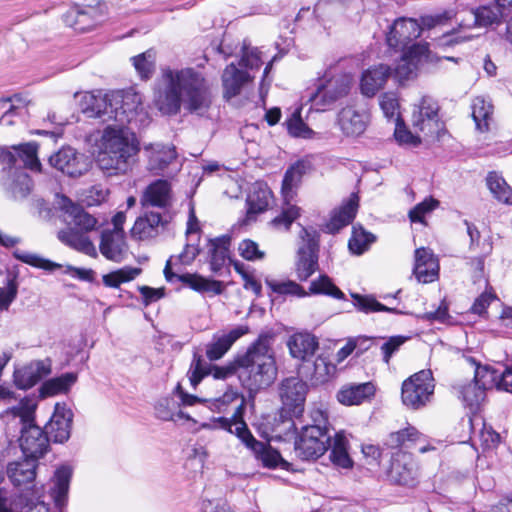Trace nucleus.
<instances>
[{
	"label": "nucleus",
	"mask_w": 512,
	"mask_h": 512,
	"mask_svg": "<svg viewBox=\"0 0 512 512\" xmlns=\"http://www.w3.org/2000/svg\"><path fill=\"white\" fill-rule=\"evenodd\" d=\"M212 103L205 77L193 68H164L153 88V104L165 116H175L181 108L202 114Z\"/></svg>",
	"instance_id": "f257e3e1"
},
{
	"label": "nucleus",
	"mask_w": 512,
	"mask_h": 512,
	"mask_svg": "<svg viewBox=\"0 0 512 512\" xmlns=\"http://www.w3.org/2000/svg\"><path fill=\"white\" fill-rule=\"evenodd\" d=\"M273 336L261 334L249 346L246 353L237 358L238 377L250 392L270 386L277 376V367L272 350Z\"/></svg>",
	"instance_id": "f03ea898"
},
{
	"label": "nucleus",
	"mask_w": 512,
	"mask_h": 512,
	"mask_svg": "<svg viewBox=\"0 0 512 512\" xmlns=\"http://www.w3.org/2000/svg\"><path fill=\"white\" fill-rule=\"evenodd\" d=\"M138 152V143L128 129L108 125L100 140L97 164L110 175L125 174L132 169Z\"/></svg>",
	"instance_id": "7ed1b4c3"
},
{
	"label": "nucleus",
	"mask_w": 512,
	"mask_h": 512,
	"mask_svg": "<svg viewBox=\"0 0 512 512\" xmlns=\"http://www.w3.org/2000/svg\"><path fill=\"white\" fill-rule=\"evenodd\" d=\"M64 220L68 227L58 232V239L65 245L89 256H97V251L86 233L94 230L97 219L85 211V209L64 198L62 202Z\"/></svg>",
	"instance_id": "20e7f679"
},
{
	"label": "nucleus",
	"mask_w": 512,
	"mask_h": 512,
	"mask_svg": "<svg viewBox=\"0 0 512 512\" xmlns=\"http://www.w3.org/2000/svg\"><path fill=\"white\" fill-rule=\"evenodd\" d=\"M35 405L29 400H21L17 405L5 410L1 416L17 418L22 425L19 445L24 456L36 460L42 458L48 451L49 438L39 426L33 424Z\"/></svg>",
	"instance_id": "39448f33"
},
{
	"label": "nucleus",
	"mask_w": 512,
	"mask_h": 512,
	"mask_svg": "<svg viewBox=\"0 0 512 512\" xmlns=\"http://www.w3.org/2000/svg\"><path fill=\"white\" fill-rule=\"evenodd\" d=\"M38 460L24 456L9 462L7 465V476L14 487L19 489L20 504L26 507L41 505L47 512L44 502L41 501L43 488L37 487Z\"/></svg>",
	"instance_id": "423d86ee"
},
{
	"label": "nucleus",
	"mask_w": 512,
	"mask_h": 512,
	"mask_svg": "<svg viewBox=\"0 0 512 512\" xmlns=\"http://www.w3.org/2000/svg\"><path fill=\"white\" fill-rule=\"evenodd\" d=\"M110 111L109 121H115L114 126L122 128L137 117H141L142 121L147 115L142 95L133 89L110 92Z\"/></svg>",
	"instance_id": "0eeeda50"
},
{
	"label": "nucleus",
	"mask_w": 512,
	"mask_h": 512,
	"mask_svg": "<svg viewBox=\"0 0 512 512\" xmlns=\"http://www.w3.org/2000/svg\"><path fill=\"white\" fill-rule=\"evenodd\" d=\"M434 388L431 370H421L403 382L401 389L402 402L411 409H420L430 401Z\"/></svg>",
	"instance_id": "6e6552de"
},
{
	"label": "nucleus",
	"mask_w": 512,
	"mask_h": 512,
	"mask_svg": "<svg viewBox=\"0 0 512 512\" xmlns=\"http://www.w3.org/2000/svg\"><path fill=\"white\" fill-rule=\"evenodd\" d=\"M330 441L326 427L305 426L295 441V453L302 460H315L327 451Z\"/></svg>",
	"instance_id": "1a4fd4ad"
},
{
	"label": "nucleus",
	"mask_w": 512,
	"mask_h": 512,
	"mask_svg": "<svg viewBox=\"0 0 512 512\" xmlns=\"http://www.w3.org/2000/svg\"><path fill=\"white\" fill-rule=\"evenodd\" d=\"M352 76L347 73L337 74L325 83L319 85L317 89L310 94V101L318 110H325L338 100L347 96L352 85Z\"/></svg>",
	"instance_id": "9d476101"
},
{
	"label": "nucleus",
	"mask_w": 512,
	"mask_h": 512,
	"mask_svg": "<svg viewBox=\"0 0 512 512\" xmlns=\"http://www.w3.org/2000/svg\"><path fill=\"white\" fill-rule=\"evenodd\" d=\"M318 233L302 228L301 242L297 251L296 274L300 281H306L318 268Z\"/></svg>",
	"instance_id": "9b49d317"
},
{
	"label": "nucleus",
	"mask_w": 512,
	"mask_h": 512,
	"mask_svg": "<svg viewBox=\"0 0 512 512\" xmlns=\"http://www.w3.org/2000/svg\"><path fill=\"white\" fill-rule=\"evenodd\" d=\"M308 386L298 377H289L279 385L282 409L292 416L299 417L304 411Z\"/></svg>",
	"instance_id": "f8f14e48"
},
{
	"label": "nucleus",
	"mask_w": 512,
	"mask_h": 512,
	"mask_svg": "<svg viewBox=\"0 0 512 512\" xmlns=\"http://www.w3.org/2000/svg\"><path fill=\"white\" fill-rule=\"evenodd\" d=\"M369 109L362 104L343 107L337 115V123L342 133L348 137L362 135L370 123Z\"/></svg>",
	"instance_id": "ddd939ff"
},
{
	"label": "nucleus",
	"mask_w": 512,
	"mask_h": 512,
	"mask_svg": "<svg viewBox=\"0 0 512 512\" xmlns=\"http://www.w3.org/2000/svg\"><path fill=\"white\" fill-rule=\"evenodd\" d=\"M174 393L179 397L181 403H177L172 398L160 399L155 405V415L158 419L163 421H177L178 419L189 420L190 417L179 409L180 405L192 406L197 403L208 402L206 399L188 394L182 389L180 384H177Z\"/></svg>",
	"instance_id": "4468645a"
},
{
	"label": "nucleus",
	"mask_w": 512,
	"mask_h": 512,
	"mask_svg": "<svg viewBox=\"0 0 512 512\" xmlns=\"http://www.w3.org/2000/svg\"><path fill=\"white\" fill-rule=\"evenodd\" d=\"M438 111L439 106L435 100L426 96L422 97L412 113L413 127L425 135H433L440 128Z\"/></svg>",
	"instance_id": "2eb2a0df"
},
{
	"label": "nucleus",
	"mask_w": 512,
	"mask_h": 512,
	"mask_svg": "<svg viewBox=\"0 0 512 512\" xmlns=\"http://www.w3.org/2000/svg\"><path fill=\"white\" fill-rule=\"evenodd\" d=\"M13 152L5 147H0V159L8 165L15 166L18 161L23 163L25 168L32 171H40L41 163L38 159V146L35 142H28L12 146Z\"/></svg>",
	"instance_id": "dca6fc26"
},
{
	"label": "nucleus",
	"mask_w": 512,
	"mask_h": 512,
	"mask_svg": "<svg viewBox=\"0 0 512 512\" xmlns=\"http://www.w3.org/2000/svg\"><path fill=\"white\" fill-rule=\"evenodd\" d=\"M73 412L64 404L57 403L50 421L45 426V433L56 443H64L70 438Z\"/></svg>",
	"instance_id": "f3484780"
},
{
	"label": "nucleus",
	"mask_w": 512,
	"mask_h": 512,
	"mask_svg": "<svg viewBox=\"0 0 512 512\" xmlns=\"http://www.w3.org/2000/svg\"><path fill=\"white\" fill-rule=\"evenodd\" d=\"M49 163L70 177H79L87 171L85 157L71 147L62 148L50 156Z\"/></svg>",
	"instance_id": "a211bd4d"
},
{
	"label": "nucleus",
	"mask_w": 512,
	"mask_h": 512,
	"mask_svg": "<svg viewBox=\"0 0 512 512\" xmlns=\"http://www.w3.org/2000/svg\"><path fill=\"white\" fill-rule=\"evenodd\" d=\"M163 272L168 282L178 280L199 293H212L214 295H219L223 291L220 281L207 279L198 274L186 273L178 275L173 273L171 268V258L167 260Z\"/></svg>",
	"instance_id": "6ab92c4d"
},
{
	"label": "nucleus",
	"mask_w": 512,
	"mask_h": 512,
	"mask_svg": "<svg viewBox=\"0 0 512 512\" xmlns=\"http://www.w3.org/2000/svg\"><path fill=\"white\" fill-rule=\"evenodd\" d=\"M143 152L147 158L148 170L156 175L161 174L177 157L176 148L172 144H145Z\"/></svg>",
	"instance_id": "aec40b11"
},
{
	"label": "nucleus",
	"mask_w": 512,
	"mask_h": 512,
	"mask_svg": "<svg viewBox=\"0 0 512 512\" xmlns=\"http://www.w3.org/2000/svg\"><path fill=\"white\" fill-rule=\"evenodd\" d=\"M239 365L237 359L224 366L205 367L200 355L194 354L188 375L191 385L195 388L204 376L211 374L215 379H227L237 373Z\"/></svg>",
	"instance_id": "412c9836"
},
{
	"label": "nucleus",
	"mask_w": 512,
	"mask_h": 512,
	"mask_svg": "<svg viewBox=\"0 0 512 512\" xmlns=\"http://www.w3.org/2000/svg\"><path fill=\"white\" fill-rule=\"evenodd\" d=\"M169 220L158 212H145L139 216L132 229L131 235L138 240H148L160 235L166 228Z\"/></svg>",
	"instance_id": "4be33fe9"
},
{
	"label": "nucleus",
	"mask_w": 512,
	"mask_h": 512,
	"mask_svg": "<svg viewBox=\"0 0 512 512\" xmlns=\"http://www.w3.org/2000/svg\"><path fill=\"white\" fill-rule=\"evenodd\" d=\"M255 76L249 71L240 69L234 63H230L223 70L221 81L223 97L230 100L241 94L244 87L254 81Z\"/></svg>",
	"instance_id": "5701e85b"
},
{
	"label": "nucleus",
	"mask_w": 512,
	"mask_h": 512,
	"mask_svg": "<svg viewBox=\"0 0 512 512\" xmlns=\"http://www.w3.org/2000/svg\"><path fill=\"white\" fill-rule=\"evenodd\" d=\"M421 28L416 20L400 18L395 20L387 33V44L392 48H406L408 44L418 38Z\"/></svg>",
	"instance_id": "b1692460"
},
{
	"label": "nucleus",
	"mask_w": 512,
	"mask_h": 512,
	"mask_svg": "<svg viewBox=\"0 0 512 512\" xmlns=\"http://www.w3.org/2000/svg\"><path fill=\"white\" fill-rule=\"evenodd\" d=\"M413 273L421 283L433 282L439 272V262L432 250L421 247L415 250Z\"/></svg>",
	"instance_id": "393cba45"
},
{
	"label": "nucleus",
	"mask_w": 512,
	"mask_h": 512,
	"mask_svg": "<svg viewBox=\"0 0 512 512\" xmlns=\"http://www.w3.org/2000/svg\"><path fill=\"white\" fill-rule=\"evenodd\" d=\"M299 373L313 385H320L334 376L336 366L324 355H319L313 362L303 363L299 367Z\"/></svg>",
	"instance_id": "a878e982"
},
{
	"label": "nucleus",
	"mask_w": 512,
	"mask_h": 512,
	"mask_svg": "<svg viewBox=\"0 0 512 512\" xmlns=\"http://www.w3.org/2000/svg\"><path fill=\"white\" fill-rule=\"evenodd\" d=\"M248 333L247 326H238L228 332L215 334L212 341L206 346V356L210 361L222 358L232 345L243 335Z\"/></svg>",
	"instance_id": "bb28decb"
},
{
	"label": "nucleus",
	"mask_w": 512,
	"mask_h": 512,
	"mask_svg": "<svg viewBox=\"0 0 512 512\" xmlns=\"http://www.w3.org/2000/svg\"><path fill=\"white\" fill-rule=\"evenodd\" d=\"M81 111L89 118H97L102 122H108L110 111V93L98 94L87 92L80 100Z\"/></svg>",
	"instance_id": "cd10ccee"
},
{
	"label": "nucleus",
	"mask_w": 512,
	"mask_h": 512,
	"mask_svg": "<svg viewBox=\"0 0 512 512\" xmlns=\"http://www.w3.org/2000/svg\"><path fill=\"white\" fill-rule=\"evenodd\" d=\"M51 366L45 361H34L14 373V382L20 389H29L50 374Z\"/></svg>",
	"instance_id": "c85d7f7f"
},
{
	"label": "nucleus",
	"mask_w": 512,
	"mask_h": 512,
	"mask_svg": "<svg viewBox=\"0 0 512 512\" xmlns=\"http://www.w3.org/2000/svg\"><path fill=\"white\" fill-rule=\"evenodd\" d=\"M415 474L414 464L409 454L398 452L393 456L388 471V477L392 482L411 485L415 480Z\"/></svg>",
	"instance_id": "c756f323"
},
{
	"label": "nucleus",
	"mask_w": 512,
	"mask_h": 512,
	"mask_svg": "<svg viewBox=\"0 0 512 512\" xmlns=\"http://www.w3.org/2000/svg\"><path fill=\"white\" fill-rule=\"evenodd\" d=\"M376 388L371 382L344 385L337 393L341 404L352 406L369 401L375 395Z\"/></svg>",
	"instance_id": "7c9ffc66"
},
{
	"label": "nucleus",
	"mask_w": 512,
	"mask_h": 512,
	"mask_svg": "<svg viewBox=\"0 0 512 512\" xmlns=\"http://www.w3.org/2000/svg\"><path fill=\"white\" fill-rule=\"evenodd\" d=\"M287 346L291 356L307 363L319 347L317 338L310 333H296L292 335Z\"/></svg>",
	"instance_id": "2f4dec72"
},
{
	"label": "nucleus",
	"mask_w": 512,
	"mask_h": 512,
	"mask_svg": "<svg viewBox=\"0 0 512 512\" xmlns=\"http://www.w3.org/2000/svg\"><path fill=\"white\" fill-rule=\"evenodd\" d=\"M171 201V188L166 180H156L144 191L140 203L143 208H166Z\"/></svg>",
	"instance_id": "473e14b6"
},
{
	"label": "nucleus",
	"mask_w": 512,
	"mask_h": 512,
	"mask_svg": "<svg viewBox=\"0 0 512 512\" xmlns=\"http://www.w3.org/2000/svg\"><path fill=\"white\" fill-rule=\"evenodd\" d=\"M359 206V197L353 193L351 196L336 209L330 221L327 223L326 228L329 233H336L341 228L350 224L356 216Z\"/></svg>",
	"instance_id": "72a5a7b5"
},
{
	"label": "nucleus",
	"mask_w": 512,
	"mask_h": 512,
	"mask_svg": "<svg viewBox=\"0 0 512 512\" xmlns=\"http://www.w3.org/2000/svg\"><path fill=\"white\" fill-rule=\"evenodd\" d=\"M99 249L107 259L120 262L126 249L124 232L110 231V229L102 231Z\"/></svg>",
	"instance_id": "f704fd0d"
},
{
	"label": "nucleus",
	"mask_w": 512,
	"mask_h": 512,
	"mask_svg": "<svg viewBox=\"0 0 512 512\" xmlns=\"http://www.w3.org/2000/svg\"><path fill=\"white\" fill-rule=\"evenodd\" d=\"M390 75V67L383 64L367 69L361 78L362 94L367 97L374 96L384 86Z\"/></svg>",
	"instance_id": "c9c22d12"
},
{
	"label": "nucleus",
	"mask_w": 512,
	"mask_h": 512,
	"mask_svg": "<svg viewBox=\"0 0 512 512\" xmlns=\"http://www.w3.org/2000/svg\"><path fill=\"white\" fill-rule=\"evenodd\" d=\"M427 52L425 45L413 44L403 54L401 60L394 69L395 76L400 80L410 78L416 71L420 59Z\"/></svg>",
	"instance_id": "e433bc0d"
},
{
	"label": "nucleus",
	"mask_w": 512,
	"mask_h": 512,
	"mask_svg": "<svg viewBox=\"0 0 512 512\" xmlns=\"http://www.w3.org/2000/svg\"><path fill=\"white\" fill-rule=\"evenodd\" d=\"M271 196V191L265 184L257 183L253 186L247 197V217L249 220L268 208Z\"/></svg>",
	"instance_id": "4c0bfd02"
},
{
	"label": "nucleus",
	"mask_w": 512,
	"mask_h": 512,
	"mask_svg": "<svg viewBox=\"0 0 512 512\" xmlns=\"http://www.w3.org/2000/svg\"><path fill=\"white\" fill-rule=\"evenodd\" d=\"M72 477V469L68 466H62L55 471L54 487L51 495L55 505L62 508L67 503L70 480Z\"/></svg>",
	"instance_id": "58836bf2"
},
{
	"label": "nucleus",
	"mask_w": 512,
	"mask_h": 512,
	"mask_svg": "<svg viewBox=\"0 0 512 512\" xmlns=\"http://www.w3.org/2000/svg\"><path fill=\"white\" fill-rule=\"evenodd\" d=\"M7 192L14 200L26 198L32 190V180L24 170H15L5 183Z\"/></svg>",
	"instance_id": "ea45409f"
},
{
	"label": "nucleus",
	"mask_w": 512,
	"mask_h": 512,
	"mask_svg": "<svg viewBox=\"0 0 512 512\" xmlns=\"http://www.w3.org/2000/svg\"><path fill=\"white\" fill-rule=\"evenodd\" d=\"M77 381V375L72 372L64 373L58 377L45 381L40 387L42 397H51L67 393Z\"/></svg>",
	"instance_id": "a19ab883"
},
{
	"label": "nucleus",
	"mask_w": 512,
	"mask_h": 512,
	"mask_svg": "<svg viewBox=\"0 0 512 512\" xmlns=\"http://www.w3.org/2000/svg\"><path fill=\"white\" fill-rule=\"evenodd\" d=\"M244 412V404L243 401H241V404L234 410L233 427L230 433L237 436L247 448L251 449L252 447H256L261 449V442L255 439L251 434L243 419Z\"/></svg>",
	"instance_id": "79ce46f5"
},
{
	"label": "nucleus",
	"mask_w": 512,
	"mask_h": 512,
	"mask_svg": "<svg viewBox=\"0 0 512 512\" xmlns=\"http://www.w3.org/2000/svg\"><path fill=\"white\" fill-rule=\"evenodd\" d=\"M472 363L476 365L474 372V381L485 391L492 388L500 390V380L502 371L490 366L476 364L475 360L471 359Z\"/></svg>",
	"instance_id": "37998d69"
},
{
	"label": "nucleus",
	"mask_w": 512,
	"mask_h": 512,
	"mask_svg": "<svg viewBox=\"0 0 512 512\" xmlns=\"http://www.w3.org/2000/svg\"><path fill=\"white\" fill-rule=\"evenodd\" d=\"M330 460L340 468L348 469L353 466V461L348 454V440L343 432L335 434L331 445Z\"/></svg>",
	"instance_id": "c03bdc74"
},
{
	"label": "nucleus",
	"mask_w": 512,
	"mask_h": 512,
	"mask_svg": "<svg viewBox=\"0 0 512 512\" xmlns=\"http://www.w3.org/2000/svg\"><path fill=\"white\" fill-rule=\"evenodd\" d=\"M493 105L490 101L483 97H476L472 104V117L476 123V127L481 132L489 130L492 121Z\"/></svg>",
	"instance_id": "a18cd8bd"
},
{
	"label": "nucleus",
	"mask_w": 512,
	"mask_h": 512,
	"mask_svg": "<svg viewBox=\"0 0 512 512\" xmlns=\"http://www.w3.org/2000/svg\"><path fill=\"white\" fill-rule=\"evenodd\" d=\"M210 266L212 271L217 272L224 266L228 257L230 238L227 236L209 240Z\"/></svg>",
	"instance_id": "49530a36"
},
{
	"label": "nucleus",
	"mask_w": 512,
	"mask_h": 512,
	"mask_svg": "<svg viewBox=\"0 0 512 512\" xmlns=\"http://www.w3.org/2000/svg\"><path fill=\"white\" fill-rule=\"evenodd\" d=\"M306 169V164L303 161H298L286 171L282 182L284 201H290L293 198V189L301 182L302 176L306 173Z\"/></svg>",
	"instance_id": "de8ad7c7"
},
{
	"label": "nucleus",
	"mask_w": 512,
	"mask_h": 512,
	"mask_svg": "<svg viewBox=\"0 0 512 512\" xmlns=\"http://www.w3.org/2000/svg\"><path fill=\"white\" fill-rule=\"evenodd\" d=\"M459 398L471 409H478L486 399V391L474 380L457 388Z\"/></svg>",
	"instance_id": "09e8293b"
},
{
	"label": "nucleus",
	"mask_w": 512,
	"mask_h": 512,
	"mask_svg": "<svg viewBox=\"0 0 512 512\" xmlns=\"http://www.w3.org/2000/svg\"><path fill=\"white\" fill-rule=\"evenodd\" d=\"M487 186L493 196L500 202L512 205V188L496 172H490L486 178Z\"/></svg>",
	"instance_id": "8fccbe9b"
},
{
	"label": "nucleus",
	"mask_w": 512,
	"mask_h": 512,
	"mask_svg": "<svg viewBox=\"0 0 512 512\" xmlns=\"http://www.w3.org/2000/svg\"><path fill=\"white\" fill-rule=\"evenodd\" d=\"M423 437L424 435L421 432L409 425L402 430L390 433L386 440V445L395 449L403 445H408L409 443L420 442Z\"/></svg>",
	"instance_id": "3c124183"
},
{
	"label": "nucleus",
	"mask_w": 512,
	"mask_h": 512,
	"mask_svg": "<svg viewBox=\"0 0 512 512\" xmlns=\"http://www.w3.org/2000/svg\"><path fill=\"white\" fill-rule=\"evenodd\" d=\"M351 297L353 298L354 306L361 312L366 314L372 312H391V313H399V311L395 308H390L378 302L376 298L372 295H360L358 293H352Z\"/></svg>",
	"instance_id": "603ef678"
},
{
	"label": "nucleus",
	"mask_w": 512,
	"mask_h": 512,
	"mask_svg": "<svg viewBox=\"0 0 512 512\" xmlns=\"http://www.w3.org/2000/svg\"><path fill=\"white\" fill-rule=\"evenodd\" d=\"M376 237L364 230L361 226H353L352 236L349 240V250L356 255L364 253L370 244L375 241Z\"/></svg>",
	"instance_id": "864d4df0"
},
{
	"label": "nucleus",
	"mask_w": 512,
	"mask_h": 512,
	"mask_svg": "<svg viewBox=\"0 0 512 512\" xmlns=\"http://www.w3.org/2000/svg\"><path fill=\"white\" fill-rule=\"evenodd\" d=\"M103 7V5L79 7L78 31L85 32L99 23L105 13Z\"/></svg>",
	"instance_id": "5fc2aeb1"
},
{
	"label": "nucleus",
	"mask_w": 512,
	"mask_h": 512,
	"mask_svg": "<svg viewBox=\"0 0 512 512\" xmlns=\"http://www.w3.org/2000/svg\"><path fill=\"white\" fill-rule=\"evenodd\" d=\"M156 52L149 49L135 57H132L133 66L142 79H149L155 70Z\"/></svg>",
	"instance_id": "6e6d98bb"
},
{
	"label": "nucleus",
	"mask_w": 512,
	"mask_h": 512,
	"mask_svg": "<svg viewBox=\"0 0 512 512\" xmlns=\"http://www.w3.org/2000/svg\"><path fill=\"white\" fill-rule=\"evenodd\" d=\"M141 273L137 267H124L103 276V283L108 287L117 288L121 283L135 279Z\"/></svg>",
	"instance_id": "4d7b16f0"
},
{
	"label": "nucleus",
	"mask_w": 512,
	"mask_h": 512,
	"mask_svg": "<svg viewBox=\"0 0 512 512\" xmlns=\"http://www.w3.org/2000/svg\"><path fill=\"white\" fill-rule=\"evenodd\" d=\"M280 215L276 216L271 222V226L277 230H288L291 224L300 216V209L290 204V201H284Z\"/></svg>",
	"instance_id": "13d9d810"
},
{
	"label": "nucleus",
	"mask_w": 512,
	"mask_h": 512,
	"mask_svg": "<svg viewBox=\"0 0 512 512\" xmlns=\"http://www.w3.org/2000/svg\"><path fill=\"white\" fill-rule=\"evenodd\" d=\"M288 132L291 136L297 138L310 139L314 136V131L310 129L301 118V110L296 109L286 121Z\"/></svg>",
	"instance_id": "bf43d9fd"
},
{
	"label": "nucleus",
	"mask_w": 512,
	"mask_h": 512,
	"mask_svg": "<svg viewBox=\"0 0 512 512\" xmlns=\"http://www.w3.org/2000/svg\"><path fill=\"white\" fill-rule=\"evenodd\" d=\"M261 446V449L252 447L251 450L257 455L265 467L276 468L278 466L283 467L287 464L277 450L273 449L271 446H267L263 442H261Z\"/></svg>",
	"instance_id": "052dcab7"
},
{
	"label": "nucleus",
	"mask_w": 512,
	"mask_h": 512,
	"mask_svg": "<svg viewBox=\"0 0 512 512\" xmlns=\"http://www.w3.org/2000/svg\"><path fill=\"white\" fill-rule=\"evenodd\" d=\"M10 100L11 109L7 112H2L0 117V124L2 126H10L14 124L13 117L21 116L27 112V106L30 101L25 98L14 95L13 97L8 98Z\"/></svg>",
	"instance_id": "680f3d73"
},
{
	"label": "nucleus",
	"mask_w": 512,
	"mask_h": 512,
	"mask_svg": "<svg viewBox=\"0 0 512 512\" xmlns=\"http://www.w3.org/2000/svg\"><path fill=\"white\" fill-rule=\"evenodd\" d=\"M263 61L261 59V52L256 47H250L245 42L241 48V58L239 60L238 65L242 68H245L244 71H254L258 70Z\"/></svg>",
	"instance_id": "e2e57ef3"
},
{
	"label": "nucleus",
	"mask_w": 512,
	"mask_h": 512,
	"mask_svg": "<svg viewBox=\"0 0 512 512\" xmlns=\"http://www.w3.org/2000/svg\"><path fill=\"white\" fill-rule=\"evenodd\" d=\"M15 258L22 261L23 263H26L28 265H31L36 268H41L47 271H54L61 267L60 264L52 262L48 259H45L38 254L30 253L22 250H16L14 252Z\"/></svg>",
	"instance_id": "0e129e2a"
},
{
	"label": "nucleus",
	"mask_w": 512,
	"mask_h": 512,
	"mask_svg": "<svg viewBox=\"0 0 512 512\" xmlns=\"http://www.w3.org/2000/svg\"><path fill=\"white\" fill-rule=\"evenodd\" d=\"M310 292L313 294H326L336 299H343L344 293L336 287L327 275H321L310 284Z\"/></svg>",
	"instance_id": "69168bd1"
},
{
	"label": "nucleus",
	"mask_w": 512,
	"mask_h": 512,
	"mask_svg": "<svg viewBox=\"0 0 512 512\" xmlns=\"http://www.w3.org/2000/svg\"><path fill=\"white\" fill-rule=\"evenodd\" d=\"M478 27H488L497 23L504 14V9L497 4L494 7L483 6L475 9Z\"/></svg>",
	"instance_id": "338daca9"
},
{
	"label": "nucleus",
	"mask_w": 512,
	"mask_h": 512,
	"mask_svg": "<svg viewBox=\"0 0 512 512\" xmlns=\"http://www.w3.org/2000/svg\"><path fill=\"white\" fill-rule=\"evenodd\" d=\"M266 284L273 292L278 294H291L297 296L307 295L299 284L291 280L277 281L273 279H266Z\"/></svg>",
	"instance_id": "774afa93"
}]
</instances>
